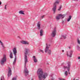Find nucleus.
<instances>
[{
	"label": "nucleus",
	"instance_id": "obj_1",
	"mask_svg": "<svg viewBox=\"0 0 80 80\" xmlns=\"http://www.w3.org/2000/svg\"><path fill=\"white\" fill-rule=\"evenodd\" d=\"M39 80H44L47 77L48 73L43 72L42 69L39 68L37 72Z\"/></svg>",
	"mask_w": 80,
	"mask_h": 80
},
{
	"label": "nucleus",
	"instance_id": "obj_2",
	"mask_svg": "<svg viewBox=\"0 0 80 80\" xmlns=\"http://www.w3.org/2000/svg\"><path fill=\"white\" fill-rule=\"evenodd\" d=\"M29 51L28 49L26 48L24 50V59H25V66L24 72L25 76L28 75V70L27 69V68L26 67V63L28 62V59H27V55L28 54V52Z\"/></svg>",
	"mask_w": 80,
	"mask_h": 80
},
{
	"label": "nucleus",
	"instance_id": "obj_3",
	"mask_svg": "<svg viewBox=\"0 0 80 80\" xmlns=\"http://www.w3.org/2000/svg\"><path fill=\"white\" fill-rule=\"evenodd\" d=\"M59 2L60 1L59 0H56L53 3V8H52V9L54 13H55V11H56V9H57V5L59 4Z\"/></svg>",
	"mask_w": 80,
	"mask_h": 80
},
{
	"label": "nucleus",
	"instance_id": "obj_4",
	"mask_svg": "<svg viewBox=\"0 0 80 80\" xmlns=\"http://www.w3.org/2000/svg\"><path fill=\"white\" fill-rule=\"evenodd\" d=\"M50 44H49L48 45L47 43L46 44V47L45 49V53H47L48 52V54L49 55H50L51 54V53L52 52V51L50 49L49 50V48H50Z\"/></svg>",
	"mask_w": 80,
	"mask_h": 80
},
{
	"label": "nucleus",
	"instance_id": "obj_5",
	"mask_svg": "<svg viewBox=\"0 0 80 80\" xmlns=\"http://www.w3.org/2000/svg\"><path fill=\"white\" fill-rule=\"evenodd\" d=\"M15 56V58L14 62H13V65H15L16 63V60H17V48H14L12 50Z\"/></svg>",
	"mask_w": 80,
	"mask_h": 80
},
{
	"label": "nucleus",
	"instance_id": "obj_6",
	"mask_svg": "<svg viewBox=\"0 0 80 80\" xmlns=\"http://www.w3.org/2000/svg\"><path fill=\"white\" fill-rule=\"evenodd\" d=\"M7 59L6 58V55H4L3 58H2L1 61V65H3L4 63L6 62Z\"/></svg>",
	"mask_w": 80,
	"mask_h": 80
},
{
	"label": "nucleus",
	"instance_id": "obj_7",
	"mask_svg": "<svg viewBox=\"0 0 80 80\" xmlns=\"http://www.w3.org/2000/svg\"><path fill=\"white\" fill-rule=\"evenodd\" d=\"M64 15L59 14H58V15L56 17V19L57 20H60L61 17H62V18H64Z\"/></svg>",
	"mask_w": 80,
	"mask_h": 80
},
{
	"label": "nucleus",
	"instance_id": "obj_8",
	"mask_svg": "<svg viewBox=\"0 0 80 80\" xmlns=\"http://www.w3.org/2000/svg\"><path fill=\"white\" fill-rule=\"evenodd\" d=\"M70 63H71L70 62H68V67H67V66L63 67V68L64 69H66V68L68 69V72H69V70H70Z\"/></svg>",
	"mask_w": 80,
	"mask_h": 80
},
{
	"label": "nucleus",
	"instance_id": "obj_9",
	"mask_svg": "<svg viewBox=\"0 0 80 80\" xmlns=\"http://www.w3.org/2000/svg\"><path fill=\"white\" fill-rule=\"evenodd\" d=\"M11 75H12V69H11V68H10V67H9L8 70V77H10Z\"/></svg>",
	"mask_w": 80,
	"mask_h": 80
},
{
	"label": "nucleus",
	"instance_id": "obj_10",
	"mask_svg": "<svg viewBox=\"0 0 80 80\" xmlns=\"http://www.w3.org/2000/svg\"><path fill=\"white\" fill-rule=\"evenodd\" d=\"M56 28H54V30H53V31L52 32V37H54L55 35H56Z\"/></svg>",
	"mask_w": 80,
	"mask_h": 80
},
{
	"label": "nucleus",
	"instance_id": "obj_11",
	"mask_svg": "<svg viewBox=\"0 0 80 80\" xmlns=\"http://www.w3.org/2000/svg\"><path fill=\"white\" fill-rule=\"evenodd\" d=\"M41 22H38L37 25V28L38 30H40L41 28Z\"/></svg>",
	"mask_w": 80,
	"mask_h": 80
},
{
	"label": "nucleus",
	"instance_id": "obj_12",
	"mask_svg": "<svg viewBox=\"0 0 80 80\" xmlns=\"http://www.w3.org/2000/svg\"><path fill=\"white\" fill-rule=\"evenodd\" d=\"M21 42L22 43V44H25L26 45H28L29 43H28V42L27 41H22Z\"/></svg>",
	"mask_w": 80,
	"mask_h": 80
},
{
	"label": "nucleus",
	"instance_id": "obj_13",
	"mask_svg": "<svg viewBox=\"0 0 80 80\" xmlns=\"http://www.w3.org/2000/svg\"><path fill=\"white\" fill-rule=\"evenodd\" d=\"M10 54L9 55L10 57L11 58H13V53L11 51H10Z\"/></svg>",
	"mask_w": 80,
	"mask_h": 80
},
{
	"label": "nucleus",
	"instance_id": "obj_14",
	"mask_svg": "<svg viewBox=\"0 0 80 80\" xmlns=\"http://www.w3.org/2000/svg\"><path fill=\"white\" fill-rule=\"evenodd\" d=\"M33 57L34 58L33 61H34V62L35 63H36V62H38V60H37V59L35 57V56H33Z\"/></svg>",
	"mask_w": 80,
	"mask_h": 80
},
{
	"label": "nucleus",
	"instance_id": "obj_15",
	"mask_svg": "<svg viewBox=\"0 0 80 80\" xmlns=\"http://www.w3.org/2000/svg\"><path fill=\"white\" fill-rule=\"evenodd\" d=\"M73 52V50H71L70 52L69 57H72Z\"/></svg>",
	"mask_w": 80,
	"mask_h": 80
},
{
	"label": "nucleus",
	"instance_id": "obj_16",
	"mask_svg": "<svg viewBox=\"0 0 80 80\" xmlns=\"http://www.w3.org/2000/svg\"><path fill=\"white\" fill-rule=\"evenodd\" d=\"M43 31L42 29L40 30V36H43Z\"/></svg>",
	"mask_w": 80,
	"mask_h": 80
},
{
	"label": "nucleus",
	"instance_id": "obj_17",
	"mask_svg": "<svg viewBox=\"0 0 80 80\" xmlns=\"http://www.w3.org/2000/svg\"><path fill=\"white\" fill-rule=\"evenodd\" d=\"M71 18H72V16L71 15L69 16V18L67 20V21L68 22H69L70 20H71Z\"/></svg>",
	"mask_w": 80,
	"mask_h": 80
},
{
	"label": "nucleus",
	"instance_id": "obj_18",
	"mask_svg": "<svg viewBox=\"0 0 80 80\" xmlns=\"http://www.w3.org/2000/svg\"><path fill=\"white\" fill-rule=\"evenodd\" d=\"M19 13L20 14H22V15H25V13L23 12V11L21 10L19 12Z\"/></svg>",
	"mask_w": 80,
	"mask_h": 80
},
{
	"label": "nucleus",
	"instance_id": "obj_19",
	"mask_svg": "<svg viewBox=\"0 0 80 80\" xmlns=\"http://www.w3.org/2000/svg\"><path fill=\"white\" fill-rule=\"evenodd\" d=\"M0 43H1V45H2V47H3V48H5V47H4V46L3 45V43L1 41H0Z\"/></svg>",
	"mask_w": 80,
	"mask_h": 80
},
{
	"label": "nucleus",
	"instance_id": "obj_20",
	"mask_svg": "<svg viewBox=\"0 0 80 80\" xmlns=\"http://www.w3.org/2000/svg\"><path fill=\"white\" fill-rule=\"evenodd\" d=\"M77 40L78 44H79V45H80V40H79V39L78 38L77 39Z\"/></svg>",
	"mask_w": 80,
	"mask_h": 80
},
{
	"label": "nucleus",
	"instance_id": "obj_21",
	"mask_svg": "<svg viewBox=\"0 0 80 80\" xmlns=\"http://www.w3.org/2000/svg\"><path fill=\"white\" fill-rule=\"evenodd\" d=\"M64 74L66 76H67V75H68V72H67V71H65V72H64Z\"/></svg>",
	"mask_w": 80,
	"mask_h": 80
},
{
	"label": "nucleus",
	"instance_id": "obj_22",
	"mask_svg": "<svg viewBox=\"0 0 80 80\" xmlns=\"http://www.w3.org/2000/svg\"><path fill=\"white\" fill-rule=\"evenodd\" d=\"M62 6L61 5L60 6L59 8L58 9V10H59V11H60L61 10V8H62Z\"/></svg>",
	"mask_w": 80,
	"mask_h": 80
},
{
	"label": "nucleus",
	"instance_id": "obj_23",
	"mask_svg": "<svg viewBox=\"0 0 80 80\" xmlns=\"http://www.w3.org/2000/svg\"><path fill=\"white\" fill-rule=\"evenodd\" d=\"M1 80H5V79H4V77L3 76H2L1 77Z\"/></svg>",
	"mask_w": 80,
	"mask_h": 80
},
{
	"label": "nucleus",
	"instance_id": "obj_24",
	"mask_svg": "<svg viewBox=\"0 0 80 80\" xmlns=\"http://www.w3.org/2000/svg\"><path fill=\"white\" fill-rule=\"evenodd\" d=\"M62 37H63L64 38V39H65V38H67V37L66 36H62Z\"/></svg>",
	"mask_w": 80,
	"mask_h": 80
},
{
	"label": "nucleus",
	"instance_id": "obj_25",
	"mask_svg": "<svg viewBox=\"0 0 80 80\" xmlns=\"http://www.w3.org/2000/svg\"><path fill=\"white\" fill-rule=\"evenodd\" d=\"M12 80H17V78L14 77L12 78Z\"/></svg>",
	"mask_w": 80,
	"mask_h": 80
},
{
	"label": "nucleus",
	"instance_id": "obj_26",
	"mask_svg": "<svg viewBox=\"0 0 80 80\" xmlns=\"http://www.w3.org/2000/svg\"><path fill=\"white\" fill-rule=\"evenodd\" d=\"M77 47H78V50H79L80 49V48L79 47V46H78V45H77Z\"/></svg>",
	"mask_w": 80,
	"mask_h": 80
},
{
	"label": "nucleus",
	"instance_id": "obj_27",
	"mask_svg": "<svg viewBox=\"0 0 80 80\" xmlns=\"http://www.w3.org/2000/svg\"><path fill=\"white\" fill-rule=\"evenodd\" d=\"M40 51L41 52H42V53H44V52H43V50H42L41 49H40Z\"/></svg>",
	"mask_w": 80,
	"mask_h": 80
},
{
	"label": "nucleus",
	"instance_id": "obj_28",
	"mask_svg": "<svg viewBox=\"0 0 80 80\" xmlns=\"http://www.w3.org/2000/svg\"><path fill=\"white\" fill-rule=\"evenodd\" d=\"M59 80H65L64 79H62L61 78H59Z\"/></svg>",
	"mask_w": 80,
	"mask_h": 80
},
{
	"label": "nucleus",
	"instance_id": "obj_29",
	"mask_svg": "<svg viewBox=\"0 0 80 80\" xmlns=\"http://www.w3.org/2000/svg\"><path fill=\"white\" fill-rule=\"evenodd\" d=\"M67 55L68 57L69 56V55L68 54V52H67Z\"/></svg>",
	"mask_w": 80,
	"mask_h": 80
},
{
	"label": "nucleus",
	"instance_id": "obj_30",
	"mask_svg": "<svg viewBox=\"0 0 80 80\" xmlns=\"http://www.w3.org/2000/svg\"><path fill=\"white\" fill-rule=\"evenodd\" d=\"M7 5H5V10H6V9H7Z\"/></svg>",
	"mask_w": 80,
	"mask_h": 80
},
{
	"label": "nucleus",
	"instance_id": "obj_31",
	"mask_svg": "<svg viewBox=\"0 0 80 80\" xmlns=\"http://www.w3.org/2000/svg\"><path fill=\"white\" fill-rule=\"evenodd\" d=\"M44 17H45V16H43L41 17V18H44Z\"/></svg>",
	"mask_w": 80,
	"mask_h": 80
},
{
	"label": "nucleus",
	"instance_id": "obj_32",
	"mask_svg": "<svg viewBox=\"0 0 80 80\" xmlns=\"http://www.w3.org/2000/svg\"><path fill=\"white\" fill-rule=\"evenodd\" d=\"M52 80H55V79H54V78H52Z\"/></svg>",
	"mask_w": 80,
	"mask_h": 80
},
{
	"label": "nucleus",
	"instance_id": "obj_33",
	"mask_svg": "<svg viewBox=\"0 0 80 80\" xmlns=\"http://www.w3.org/2000/svg\"><path fill=\"white\" fill-rule=\"evenodd\" d=\"M2 5V2H1V1H0V5Z\"/></svg>",
	"mask_w": 80,
	"mask_h": 80
},
{
	"label": "nucleus",
	"instance_id": "obj_34",
	"mask_svg": "<svg viewBox=\"0 0 80 80\" xmlns=\"http://www.w3.org/2000/svg\"><path fill=\"white\" fill-rule=\"evenodd\" d=\"M78 59H80V57H79L78 58Z\"/></svg>",
	"mask_w": 80,
	"mask_h": 80
},
{
	"label": "nucleus",
	"instance_id": "obj_35",
	"mask_svg": "<svg viewBox=\"0 0 80 80\" xmlns=\"http://www.w3.org/2000/svg\"><path fill=\"white\" fill-rule=\"evenodd\" d=\"M62 52H64V50H62Z\"/></svg>",
	"mask_w": 80,
	"mask_h": 80
},
{
	"label": "nucleus",
	"instance_id": "obj_36",
	"mask_svg": "<svg viewBox=\"0 0 80 80\" xmlns=\"http://www.w3.org/2000/svg\"><path fill=\"white\" fill-rule=\"evenodd\" d=\"M69 48L70 49V47H69Z\"/></svg>",
	"mask_w": 80,
	"mask_h": 80
},
{
	"label": "nucleus",
	"instance_id": "obj_37",
	"mask_svg": "<svg viewBox=\"0 0 80 80\" xmlns=\"http://www.w3.org/2000/svg\"><path fill=\"white\" fill-rule=\"evenodd\" d=\"M69 74H70V72H69Z\"/></svg>",
	"mask_w": 80,
	"mask_h": 80
},
{
	"label": "nucleus",
	"instance_id": "obj_38",
	"mask_svg": "<svg viewBox=\"0 0 80 80\" xmlns=\"http://www.w3.org/2000/svg\"><path fill=\"white\" fill-rule=\"evenodd\" d=\"M31 80H33V79H32Z\"/></svg>",
	"mask_w": 80,
	"mask_h": 80
}]
</instances>
